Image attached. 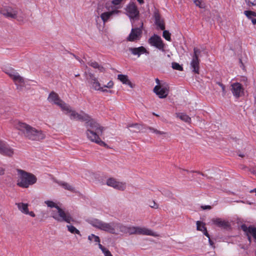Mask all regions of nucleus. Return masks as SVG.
I'll list each match as a JSON object with an SVG mask.
<instances>
[{
  "label": "nucleus",
  "instance_id": "nucleus-1",
  "mask_svg": "<svg viewBox=\"0 0 256 256\" xmlns=\"http://www.w3.org/2000/svg\"><path fill=\"white\" fill-rule=\"evenodd\" d=\"M79 116V120L86 122L87 138L91 142L100 146H106L107 144L100 138V136L102 134L104 128L94 120L92 119L90 116L82 111L80 112Z\"/></svg>",
  "mask_w": 256,
  "mask_h": 256
},
{
  "label": "nucleus",
  "instance_id": "nucleus-2",
  "mask_svg": "<svg viewBox=\"0 0 256 256\" xmlns=\"http://www.w3.org/2000/svg\"><path fill=\"white\" fill-rule=\"evenodd\" d=\"M10 123L14 128L21 131L24 136L30 140L39 141L46 138V134L42 130L36 129L25 122L15 120H12Z\"/></svg>",
  "mask_w": 256,
  "mask_h": 256
},
{
  "label": "nucleus",
  "instance_id": "nucleus-3",
  "mask_svg": "<svg viewBox=\"0 0 256 256\" xmlns=\"http://www.w3.org/2000/svg\"><path fill=\"white\" fill-rule=\"evenodd\" d=\"M44 203L48 207L55 208L51 211L50 214L51 216L56 220L58 222H65L68 224L74 221L70 212H65L54 201L46 200L44 201Z\"/></svg>",
  "mask_w": 256,
  "mask_h": 256
},
{
  "label": "nucleus",
  "instance_id": "nucleus-4",
  "mask_svg": "<svg viewBox=\"0 0 256 256\" xmlns=\"http://www.w3.org/2000/svg\"><path fill=\"white\" fill-rule=\"evenodd\" d=\"M18 172L16 184L22 188H28L36 182V178L31 173L20 169L16 170Z\"/></svg>",
  "mask_w": 256,
  "mask_h": 256
},
{
  "label": "nucleus",
  "instance_id": "nucleus-5",
  "mask_svg": "<svg viewBox=\"0 0 256 256\" xmlns=\"http://www.w3.org/2000/svg\"><path fill=\"white\" fill-rule=\"evenodd\" d=\"M93 227L111 234H116V222H106L100 220L92 218L88 220Z\"/></svg>",
  "mask_w": 256,
  "mask_h": 256
},
{
  "label": "nucleus",
  "instance_id": "nucleus-6",
  "mask_svg": "<svg viewBox=\"0 0 256 256\" xmlns=\"http://www.w3.org/2000/svg\"><path fill=\"white\" fill-rule=\"evenodd\" d=\"M5 72L13 80L18 90H22L24 88L28 89V86L32 82L30 80H25L13 68L8 69Z\"/></svg>",
  "mask_w": 256,
  "mask_h": 256
},
{
  "label": "nucleus",
  "instance_id": "nucleus-7",
  "mask_svg": "<svg viewBox=\"0 0 256 256\" xmlns=\"http://www.w3.org/2000/svg\"><path fill=\"white\" fill-rule=\"evenodd\" d=\"M155 80L156 84L154 88V92L159 98H166L169 93L168 84L164 81L160 80L158 78H156Z\"/></svg>",
  "mask_w": 256,
  "mask_h": 256
},
{
  "label": "nucleus",
  "instance_id": "nucleus-8",
  "mask_svg": "<svg viewBox=\"0 0 256 256\" xmlns=\"http://www.w3.org/2000/svg\"><path fill=\"white\" fill-rule=\"evenodd\" d=\"M126 14L130 18L132 26H136V22H138L139 20V11L134 2H130L126 5Z\"/></svg>",
  "mask_w": 256,
  "mask_h": 256
},
{
  "label": "nucleus",
  "instance_id": "nucleus-9",
  "mask_svg": "<svg viewBox=\"0 0 256 256\" xmlns=\"http://www.w3.org/2000/svg\"><path fill=\"white\" fill-rule=\"evenodd\" d=\"M90 88L96 91H100L103 92H110L112 93V91L110 90H108L105 88H113L114 84L112 80L108 82L106 84L101 86L97 78L92 76L91 80L90 81Z\"/></svg>",
  "mask_w": 256,
  "mask_h": 256
},
{
  "label": "nucleus",
  "instance_id": "nucleus-10",
  "mask_svg": "<svg viewBox=\"0 0 256 256\" xmlns=\"http://www.w3.org/2000/svg\"><path fill=\"white\" fill-rule=\"evenodd\" d=\"M138 24L136 23V26H132V28L126 40L129 42H135L138 40L142 37V28L143 27V22L140 21Z\"/></svg>",
  "mask_w": 256,
  "mask_h": 256
},
{
  "label": "nucleus",
  "instance_id": "nucleus-11",
  "mask_svg": "<svg viewBox=\"0 0 256 256\" xmlns=\"http://www.w3.org/2000/svg\"><path fill=\"white\" fill-rule=\"evenodd\" d=\"M128 234H138L146 236H156L155 232L151 230L144 227L130 226Z\"/></svg>",
  "mask_w": 256,
  "mask_h": 256
},
{
  "label": "nucleus",
  "instance_id": "nucleus-12",
  "mask_svg": "<svg viewBox=\"0 0 256 256\" xmlns=\"http://www.w3.org/2000/svg\"><path fill=\"white\" fill-rule=\"evenodd\" d=\"M48 100L50 102L58 106L62 111V110H68V104L62 100L58 94L54 92L50 94Z\"/></svg>",
  "mask_w": 256,
  "mask_h": 256
},
{
  "label": "nucleus",
  "instance_id": "nucleus-13",
  "mask_svg": "<svg viewBox=\"0 0 256 256\" xmlns=\"http://www.w3.org/2000/svg\"><path fill=\"white\" fill-rule=\"evenodd\" d=\"M124 3V0H112L106 2V7L107 10H112L116 14H118L120 12L118 10L122 8Z\"/></svg>",
  "mask_w": 256,
  "mask_h": 256
},
{
  "label": "nucleus",
  "instance_id": "nucleus-14",
  "mask_svg": "<svg viewBox=\"0 0 256 256\" xmlns=\"http://www.w3.org/2000/svg\"><path fill=\"white\" fill-rule=\"evenodd\" d=\"M148 44L164 52V44L161 38L158 34H154L148 40Z\"/></svg>",
  "mask_w": 256,
  "mask_h": 256
},
{
  "label": "nucleus",
  "instance_id": "nucleus-15",
  "mask_svg": "<svg viewBox=\"0 0 256 256\" xmlns=\"http://www.w3.org/2000/svg\"><path fill=\"white\" fill-rule=\"evenodd\" d=\"M0 13L8 18H17L18 12L10 6H5L0 8Z\"/></svg>",
  "mask_w": 256,
  "mask_h": 256
},
{
  "label": "nucleus",
  "instance_id": "nucleus-16",
  "mask_svg": "<svg viewBox=\"0 0 256 256\" xmlns=\"http://www.w3.org/2000/svg\"><path fill=\"white\" fill-rule=\"evenodd\" d=\"M241 228L246 235L250 242L253 240L256 242V228L252 226L248 227L246 224L241 226Z\"/></svg>",
  "mask_w": 256,
  "mask_h": 256
},
{
  "label": "nucleus",
  "instance_id": "nucleus-17",
  "mask_svg": "<svg viewBox=\"0 0 256 256\" xmlns=\"http://www.w3.org/2000/svg\"><path fill=\"white\" fill-rule=\"evenodd\" d=\"M0 154L4 156H11L14 154V150L6 142L0 140Z\"/></svg>",
  "mask_w": 256,
  "mask_h": 256
},
{
  "label": "nucleus",
  "instance_id": "nucleus-18",
  "mask_svg": "<svg viewBox=\"0 0 256 256\" xmlns=\"http://www.w3.org/2000/svg\"><path fill=\"white\" fill-rule=\"evenodd\" d=\"M106 184L108 186L121 190H124L126 188V184L125 182H118L112 178H108L106 181Z\"/></svg>",
  "mask_w": 256,
  "mask_h": 256
},
{
  "label": "nucleus",
  "instance_id": "nucleus-19",
  "mask_svg": "<svg viewBox=\"0 0 256 256\" xmlns=\"http://www.w3.org/2000/svg\"><path fill=\"white\" fill-rule=\"evenodd\" d=\"M128 50L132 55L136 56L138 58H139L142 54H145L146 55L149 54V52L143 46L138 48H129Z\"/></svg>",
  "mask_w": 256,
  "mask_h": 256
},
{
  "label": "nucleus",
  "instance_id": "nucleus-20",
  "mask_svg": "<svg viewBox=\"0 0 256 256\" xmlns=\"http://www.w3.org/2000/svg\"><path fill=\"white\" fill-rule=\"evenodd\" d=\"M231 90L233 95L236 98H239L243 94L244 89L240 84L238 82L234 83L231 86Z\"/></svg>",
  "mask_w": 256,
  "mask_h": 256
},
{
  "label": "nucleus",
  "instance_id": "nucleus-21",
  "mask_svg": "<svg viewBox=\"0 0 256 256\" xmlns=\"http://www.w3.org/2000/svg\"><path fill=\"white\" fill-rule=\"evenodd\" d=\"M190 67L192 72L196 74H199L200 70V60L197 58L192 57L190 62Z\"/></svg>",
  "mask_w": 256,
  "mask_h": 256
},
{
  "label": "nucleus",
  "instance_id": "nucleus-22",
  "mask_svg": "<svg viewBox=\"0 0 256 256\" xmlns=\"http://www.w3.org/2000/svg\"><path fill=\"white\" fill-rule=\"evenodd\" d=\"M67 106L68 110H62V112L65 114H69L70 118L71 120H78L80 113H78L76 111L72 110L68 104H67Z\"/></svg>",
  "mask_w": 256,
  "mask_h": 256
},
{
  "label": "nucleus",
  "instance_id": "nucleus-23",
  "mask_svg": "<svg viewBox=\"0 0 256 256\" xmlns=\"http://www.w3.org/2000/svg\"><path fill=\"white\" fill-rule=\"evenodd\" d=\"M154 17L155 19V24L160 30H164L165 28L164 24L162 20L160 18V14L158 12L154 13Z\"/></svg>",
  "mask_w": 256,
  "mask_h": 256
},
{
  "label": "nucleus",
  "instance_id": "nucleus-24",
  "mask_svg": "<svg viewBox=\"0 0 256 256\" xmlns=\"http://www.w3.org/2000/svg\"><path fill=\"white\" fill-rule=\"evenodd\" d=\"M212 222L214 224L220 228H226L229 226L228 222L220 218H214Z\"/></svg>",
  "mask_w": 256,
  "mask_h": 256
},
{
  "label": "nucleus",
  "instance_id": "nucleus-25",
  "mask_svg": "<svg viewBox=\"0 0 256 256\" xmlns=\"http://www.w3.org/2000/svg\"><path fill=\"white\" fill-rule=\"evenodd\" d=\"M118 78L119 80H120L123 84H127L129 86L130 88H132L133 86L132 82L128 79V76L124 74H118Z\"/></svg>",
  "mask_w": 256,
  "mask_h": 256
},
{
  "label": "nucleus",
  "instance_id": "nucleus-26",
  "mask_svg": "<svg viewBox=\"0 0 256 256\" xmlns=\"http://www.w3.org/2000/svg\"><path fill=\"white\" fill-rule=\"evenodd\" d=\"M176 116L179 118L180 120L186 123L191 122V118L186 114L184 112H178L176 113Z\"/></svg>",
  "mask_w": 256,
  "mask_h": 256
},
{
  "label": "nucleus",
  "instance_id": "nucleus-27",
  "mask_svg": "<svg viewBox=\"0 0 256 256\" xmlns=\"http://www.w3.org/2000/svg\"><path fill=\"white\" fill-rule=\"evenodd\" d=\"M113 14H114V12H112V10H108V12L102 13L100 14V16L102 22L104 24L109 20L110 17Z\"/></svg>",
  "mask_w": 256,
  "mask_h": 256
},
{
  "label": "nucleus",
  "instance_id": "nucleus-28",
  "mask_svg": "<svg viewBox=\"0 0 256 256\" xmlns=\"http://www.w3.org/2000/svg\"><path fill=\"white\" fill-rule=\"evenodd\" d=\"M244 14L248 19L251 20L254 24H256V18H254L256 16L255 12L250 10H245Z\"/></svg>",
  "mask_w": 256,
  "mask_h": 256
},
{
  "label": "nucleus",
  "instance_id": "nucleus-29",
  "mask_svg": "<svg viewBox=\"0 0 256 256\" xmlns=\"http://www.w3.org/2000/svg\"><path fill=\"white\" fill-rule=\"evenodd\" d=\"M16 205L18 206V209L19 210H20L22 213L24 214H26L28 213V204H24L23 202H19L16 203Z\"/></svg>",
  "mask_w": 256,
  "mask_h": 256
},
{
  "label": "nucleus",
  "instance_id": "nucleus-30",
  "mask_svg": "<svg viewBox=\"0 0 256 256\" xmlns=\"http://www.w3.org/2000/svg\"><path fill=\"white\" fill-rule=\"evenodd\" d=\"M116 234H118L119 232L128 234V226H124L118 222H116Z\"/></svg>",
  "mask_w": 256,
  "mask_h": 256
},
{
  "label": "nucleus",
  "instance_id": "nucleus-31",
  "mask_svg": "<svg viewBox=\"0 0 256 256\" xmlns=\"http://www.w3.org/2000/svg\"><path fill=\"white\" fill-rule=\"evenodd\" d=\"M196 229L198 230L202 231L203 232L204 234L206 236H208V234L207 232L206 228L204 226V225L202 222L200 221L196 222Z\"/></svg>",
  "mask_w": 256,
  "mask_h": 256
},
{
  "label": "nucleus",
  "instance_id": "nucleus-32",
  "mask_svg": "<svg viewBox=\"0 0 256 256\" xmlns=\"http://www.w3.org/2000/svg\"><path fill=\"white\" fill-rule=\"evenodd\" d=\"M58 183L60 186H62L63 188L66 190L72 192L74 190V188L67 182L60 181L58 182Z\"/></svg>",
  "mask_w": 256,
  "mask_h": 256
},
{
  "label": "nucleus",
  "instance_id": "nucleus-33",
  "mask_svg": "<svg viewBox=\"0 0 256 256\" xmlns=\"http://www.w3.org/2000/svg\"><path fill=\"white\" fill-rule=\"evenodd\" d=\"M66 228L69 232L73 234H77L81 236L80 232L78 230L72 225H67Z\"/></svg>",
  "mask_w": 256,
  "mask_h": 256
},
{
  "label": "nucleus",
  "instance_id": "nucleus-34",
  "mask_svg": "<svg viewBox=\"0 0 256 256\" xmlns=\"http://www.w3.org/2000/svg\"><path fill=\"white\" fill-rule=\"evenodd\" d=\"M98 248L102 251L104 256H109L112 254L108 248L103 246L100 244H98Z\"/></svg>",
  "mask_w": 256,
  "mask_h": 256
},
{
  "label": "nucleus",
  "instance_id": "nucleus-35",
  "mask_svg": "<svg viewBox=\"0 0 256 256\" xmlns=\"http://www.w3.org/2000/svg\"><path fill=\"white\" fill-rule=\"evenodd\" d=\"M88 240L90 242H92V241H94L95 242H96L98 244H100V238L94 235V234H91L88 236Z\"/></svg>",
  "mask_w": 256,
  "mask_h": 256
},
{
  "label": "nucleus",
  "instance_id": "nucleus-36",
  "mask_svg": "<svg viewBox=\"0 0 256 256\" xmlns=\"http://www.w3.org/2000/svg\"><path fill=\"white\" fill-rule=\"evenodd\" d=\"M162 36L168 41H171L170 33L167 30H163Z\"/></svg>",
  "mask_w": 256,
  "mask_h": 256
},
{
  "label": "nucleus",
  "instance_id": "nucleus-37",
  "mask_svg": "<svg viewBox=\"0 0 256 256\" xmlns=\"http://www.w3.org/2000/svg\"><path fill=\"white\" fill-rule=\"evenodd\" d=\"M200 53H201V51L199 48H194V53L192 55V56L193 58L196 57L198 58V57H199Z\"/></svg>",
  "mask_w": 256,
  "mask_h": 256
},
{
  "label": "nucleus",
  "instance_id": "nucleus-38",
  "mask_svg": "<svg viewBox=\"0 0 256 256\" xmlns=\"http://www.w3.org/2000/svg\"><path fill=\"white\" fill-rule=\"evenodd\" d=\"M194 4L200 8H202L205 7V4L202 2V0H193Z\"/></svg>",
  "mask_w": 256,
  "mask_h": 256
},
{
  "label": "nucleus",
  "instance_id": "nucleus-39",
  "mask_svg": "<svg viewBox=\"0 0 256 256\" xmlns=\"http://www.w3.org/2000/svg\"><path fill=\"white\" fill-rule=\"evenodd\" d=\"M172 68L174 70H176L180 71L182 70L183 69L182 66L176 62L172 63Z\"/></svg>",
  "mask_w": 256,
  "mask_h": 256
},
{
  "label": "nucleus",
  "instance_id": "nucleus-40",
  "mask_svg": "<svg viewBox=\"0 0 256 256\" xmlns=\"http://www.w3.org/2000/svg\"><path fill=\"white\" fill-rule=\"evenodd\" d=\"M150 130L152 133H154L156 134H159V135H162V134H166L164 132L158 130L154 128H150Z\"/></svg>",
  "mask_w": 256,
  "mask_h": 256
},
{
  "label": "nucleus",
  "instance_id": "nucleus-41",
  "mask_svg": "<svg viewBox=\"0 0 256 256\" xmlns=\"http://www.w3.org/2000/svg\"><path fill=\"white\" fill-rule=\"evenodd\" d=\"M148 205L150 208L154 209H158V204H156L154 200L150 202Z\"/></svg>",
  "mask_w": 256,
  "mask_h": 256
},
{
  "label": "nucleus",
  "instance_id": "nucleus-42",
  "mask_svg": "<svg viewBox=\"0 0 256 256\" xmlns=\"http://www.w3.org/2000/svg\"><path fill=\"white\" fill-rule=\"evenodd\" d=\"M89 64L95 68H98L100 70V68H102V67H100L98 62H89Z\"/></svg>",
  "mask_w": 256,
  "mask_h": 256
},
{
  "label": "nucleus",
  "instance_id": "nucleus-43",
  "mask_svg": "<svg viewBox=\"0 0 256 256\" xmlns=\"http://www.w3.org/2000/svg\"><path fill=\"white\" fill-rule=\"evenodd\" d=\"M245 1L248 6H252L256 5V0H245Z\"/></svg>",
  "mask_w": 256,
  "mask_h": 256
},
{
  "label": "nucleus",
  "instance_id": "nucleus-44",
  "mask_svg": "<svg viewBox=\"0 0 256 256\" xmlns=\"http://www.w3.org/2000/svg\"><path fill=\"white\" fill-rule=\"evenodd\" d=\"M216 83L217 84L220 86V87H221L224 94H226V90H225L224 86L222 84L221 82H217Z\"/></svg>",
  "mask_w": 256,
  "mask_h": 256
},
{
  "label": "nucleus",
  "instance_id": "nucleus-45",
  "mask_svg": "<svg viewBox=\"0 0 256 256\" xmlns=\"http://www.w3.org/2000/svg\"><path fill=\"white\" fill-rule=\"evenodd\" d=\"M208 239V242L210 244V246L212 247H214V243L211 240L210 238V235L208 234V236H206Z\"/></svg>",
  "mask_w": 256,
  "mask_h": 256
},
{
  "label": "nucleus",
  "instance_id": "nucleus-46",
  "mask_svg": "<svg viewBox=\"0 0 256 256\" xmlns=\"http://www.w3.org/2000/svg\"><path fill=\"white\" fill-rule=\"evenodd\" d=\"M26 214H28V215L31 216L32 217H33V218L36 216V214L32 211V212H29V210H28V213H26Z\"/></svg>",
  "mask_w": 256,
  "mask_h": 256
},
{
  "label": "nucleus",
  "instance_id": "nucleus-47",
  "mask_svg": "<svg viewBox=\"0 0 256 256\" xmlns=\"http://www.w3.org/2000/svg\"><path fill=\"white\" fill-rule=\"evenodd\" d=\"M5 170L4 168H0V176L4 174Z\"/></svg>",
  "mask_w": 256,
  "mask_h": 256
},
{
  "label": "nucleus",
  "instance_id": "nucleus-48",
  "mask_svg": "<svg viewBox=\"0 0 256 256\" xmlns=\"http://www.w3.org/2000/svg\"><path fill=\"white\" fill-rule=\"evenodd\" d=\"M130 127H136V128H139V126L136 124H132V125L130 126Z\"/></svg>",
  "mask_w": 256,
  "mask_h": 256
},
{
  "label": "nucleus",
  "instance_id": "nucleus-49",
  "mask_svg": "<svg viewBox=\"0 0 256 256\" xmlns=\"http://www.w3.org/2000/svg\"><path fill=\"white\" fill-rule=\"evenodd\" d=\"M202 208H203V209L205 210V209H207V208H210V206H202Z\"/></svg>",
  "mask_w": 256,
  "mask_h": 256
},
{
  "label": "nucleus",
  "instance_id": "nucleus-50",
  "mask_svg": "<svg viewBox=\"0 0 256 256\" xmlns=\"http://www.w3.org/2000/svg\"><path fill=\"white\" fill-rule=\"evenodd\" d=\"M137 1L140 4H144V0H137Z\"/></svg>",
  "mask_w": 256,
  "mask_h": 256
},
{
  "label": "nucleus",
  "instance_id": "nucleus-51",
  "mask_svg": "<svg viewBox=\"0 0 256 256\" xmlns=\"http://www.w3.org/2000/svg\"><path fill=\"white\" fill-rule=\"evenodd\" d=\"M238 156L242 158L244 157V154H238Z\"/></svg>",
  "mask_w": 256,
  "mask_h": 256
},
{
  "label": "nucleus",
  "instance_id": "nucleus-52",
  "mask_svg": "<svg viewBox=\"0 0 256 256\" xmlns=\"http://www.w3.org/2000/svg\"><path fill=\"white\" fill-rule=\"evenodd\" d=\"M250 192H256V188H254L252 190H250Z\"/></svg>",
  "mask_w": 256,
  "mask_h": 256
},
{
  "label": "nucleus",
  "instance_id": "nucleus-53",
  "mask_svg": "<svg viewBox=\"0 0 256 256\" xmlns=\"http://www.w3.org/2000/svg\"><path fill=\"white\" fill-rule=\"evenodd\" d=\"M153 114L156 116H158V115L157 114H155L154 113H153Z\"/></svg>",
  "mask_w": 256,
  "mask_h": 256
},
{
  "label": "nucleus",
  "instance_id": "nucleus-54",
  "mask_svg": "<svg viewBox=\"0 0 256 256\" xmlns=\"http://www.w3.org/2000/svg\"><path fill=\"white\" fill-rule=\"evenodd\" d=\"M77 59H78V61H80V62H81L80 60L79 59H78V58H77Z\"/></svg>",
  "mask_w": 256,
  "mask_h": 256
},
{
  "label": "nucleus",
  "instance_id": "nucleus-55",
  "mask_svg": "<svg viewBox=\"0 0 256 256\" xmlns=\"http://www.w3.org/2000/svg\"><path fill=\"white\" fill-rule=\"evenodd\" d=\"M99 10H100V8H98V12L99 11Z\"/></svg>",
  "mask_w": 256,
  "mask_h": 256
},
{
  "label": "nucleus",
  "instance_id": "nucleus-56",
  "mask_svg": "<svg viewBox=\"0 0 256 256\" xmlns=\"http://www.w3.org/2000/svg\"><path fill=\"white\" fill-rule=\"evenodd\" d=\"M113 256L112 254H111L110 256Z\"/></svg>",
  "mask_w": 256,
  "mask_h": 256
}]
</instances>
